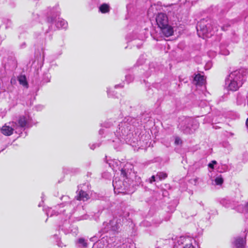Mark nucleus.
<instances>
[{
	"label": "nucleus",
	"mask_w": 248,
	"mask_h": 248,
	"mask_svg": "<svg viewBox=\"0 0 248 248\" xmlns=\"http://www.w3.org/2000/svg\"><path fill=\"white\" fill-rule=\"evenodd\" d=\"M32 126V119L29 115H22L19 117L18 123L12 121L6 123L0 128L1 133L5 136H9L12 135L14 131L20 135L26 128Z\"/></svg>",
	"instance_id": "f257e3e1"
},
{
	"label": "nucleus",
	"mask_w": 248,
	"mask_h": 248,
	"mask_svg": "<svg viewBox=\"0 0 248 248\" xmlns=\"http://www.w3.org/2000/svg\"><path fill=\"white\" fill-rule=\"evenodd\" d=\"M243 80L242 74L240 71L236 70L229 75L225 80L226 85L229 90L236 91L242 85Z\"/></svg>",
	"instance_id": "f03ea898"
},
{
	"label": "nucleus",
	"mask_w": 248,
	"mask_h": 248,
	"mask_svg": "<svg viewBox=\"0 0 248 248\" xmlns=\"http://www.w3.org/2000/svg\"><path fill=\"white\" fill-rule=\"evenodd\" d=\"M136 121L134 118L128 117L125 118L123 122L119 124V128L115 134L119 139H124L130 134V131L134 126L133 124Z\"/></svg>",
	"instance_id": "7ed1b4c3"
},
{
	"label": "nucleus",
	"mask_w": 248,
	"mask_h": 248,
	"mask_svg": "<svg viewBox=\"0 0 248 248\" xmlns=\"http://www.w3.org/2000/svg\"><path fill=\"white\" fill-rule=\"evenodd\" d=\"M196 29L199 36L203 38L212 36L218 30L217 27H213L210 21L207 22L204 19H202L198 23Z\"/></svg>",
	"instance_id": "20e7f679"
},
{
	"label": "nucleus",
	"mask_w": 248,
	"mask_h": 248,
	"mask_svg": "<svg viewBox=\"0 0 248 248\" xmlns=\"http://www.w3.org/2000/svg\"><path fill=\"white\" fill-rule=\"evenodd\" d=\"M122 225L121 218L115 217L108 221L104 222L100 231L103 233L109 232L113 234L117 233L120 232Z\"/></svg>",
	"instance_id": "39448f33"
},
{
	"label": "nucleus",
	"mask_w": 248,
	"mask_h": 248,
	"mask_svg": "<svg viewBox=\"0 0 248 248\" xmlns=\"http://www.w3.org/2000/svg\"><path fill=\"white\" fill-rule=\"evenodd\" d=\"M193 121L189 118H185V120L182 122L179 125L180 129L186 134H191L193 132L194 130L197 127L195 125L194 128H192L190 127V125H192L193 123Z\"/></svg>",
	"instance_id": "423d86ee"
},
{
	"label": "nucleus",
	"mask_w": 248,
	"mask_h": 248,
	"mask_svg": "<svg viewBox=\"0 0 248 248\" xmlns=\"http://www.w3.org/2000/svg\"><path fill=\"white\" fill-rule=\"evenodd\" d=\"M113 186L114 187V192L115 193H125L124 190L127 186H126L124 182L121 180L119 178H115L113 180Z\"/></svg>",
	"instance_id": "0eeeda50"
},
{
	"label": "nucleus",
	"mask_w": 248,
	"mask_h": 248,
	"mask_svg": "<svg viewBox=\"0 0 248 248\" xmlns=\"http://www.w3.org/2000/svg\"><path fill=\"white\" fill-rule=\"evenodd\" d=\"M86 186V184H83L82 185L78 186L77 191L78 192V193L75 197L77 200L85 202L89 199L90 197L89 194L84 191L85 188L84 187Z\"/></svg>",
	"instance_id": "6e6552de"
},
{
	"label": "nucleus",
	"mask_w": 248,
	"mask_h": 248,
	"mask_svg": "<svg viewBox=\"0 0 248 248\" xmlns=\"http://www.w3.org/2000/svg\"><path fill=\"white\" fill-rule=\"evenodd\" d=\"M156 22L158 26L161 28L168 24L167 16L164 13H159L156 17Z\"/></svg>",
	"instance_id": "1a4fd4ad"
},
{
	"label": "nucleus",
	"mask_w": 248,
	"mask_h": 248,
	"mask_svg": "<svg viewBox=\"0 0 248 248\" xmlns=\"http://www.w3.org/2000/svg\"><path fill=\"white\" fill-rule=\"evenodd\" d=\"M195 241L193 239L190 237H181L178 241V243L179 244L181 243L183 244V243H185V246L183 248H195L194 246L193 245V242H195Z\"/></svg>",
	"instance_id": "9d476101"
},
{
	"label": "nucleus",
	"mask_w": 248,
	"mask_h": 248,
	"mask_svg": "<svg viewBox=\"0 0 248 248\" xmlns=\"http://www.w3.org/2000/svg\"><path fill=\"white\" fill-rule=\"evenodd\" d=\"M160 29L162 33L166 37L170 36L173 33V28L169 24H167V26H165Z\"/></svg>",
	"instance_id": "9b49d317"
},
{
	"label": "nucleus",
	"mask_w": 248,
	"mask_h": 248,
	"mask_svg": "<svg viewBox=\"0 0 248 248\" xmlns=\"http://www.w3.org/2000/svg\"><path fill=\"white\" fill-rule=\"evenodd\" d=\"M61 207V205H58L54 207V209L49 208L46 211V214L47 216L52 217L54 215H57L59 213H63L65 210H61L60 212L58 211V209Z\"/></svg>",
	"instance_id": "f8f14e48"
},
{
	"label": "nucleus",
	"mask_w": 248,
	"mask_h": 248,
	"mask_svg": "<svg viewBox=\"0 0 248 248\" xmlns=\"http://www.w3.org/2000/svg\"><path fill=\"white\" fill-rule=\"evenodd\" d=\"M205 79L204 78V77L200 74L196 75L194 79L195 84L199 86H202L203 84H204L205 83Z\"/></svg>",
	"instance_id": "ddd939ff"
},
{
	"label": "nucleus",
	"mask_w": 248,
	"mask_h": 248,
	"mask_svg": "<svg viewBox=\"0 0 248 248\" xmlns=\"http://www.w3.org/2000/svg\"><path fill=\"white\" fill-rule=\"evenodd\" d=\"M245 243V239L242 237L236 238L234 242L236 248H244Z\"/></svg>",
	"instance_id": "4468645a"
},
{
	"label": "nucleus",
	"mask_w": 248,
	"mask_h": 248,
	"mask_svg": "<svg viewBox=\"0 0 248 248\" xmlns=\"http://www.w3.org/2000/svg\"><path fill=\"white\" fill-rule=\"evenodd\" d=\"M221 204L226 208H234V202L233 201L227 199H223L221 201Z\"/></svg>",
	"instance_id": "2eb2a0df"
},
{
	"label": "nucleus",
	"mask_w": 248,
	"mask_h": 248,
	"mask_svg": "<svg viewBox=\"0 0 248 248\" xmlns=\"http://www.w3.org/2000/svg\"><path fill=\"white\" fill-rule=\"evenodd\" d=\"M76 246L78 248H86L88 246L87 240L83 238H80L77 241Z\"/></svg>",
	"instance_id": "dca6fc26"
},
{
	"label": "nucleus",
	"mask_w": 248,
	"mask_h": 248,
	"mask_svg": "<svg viewBox=\"0 0 248 248\" xmlns=\"http://www.w3.org/2000/svg\"><path fill=\"white\" fill-rule=\"evenodd\" d=\"M56 26L59 29H66L68 26L66 21L62 18H58L56 23Z\"/></svg>",
	"instance_id": "f3484780"
},
{
	"label": "nucleus",
	"mask_w": 248,
	"mask_h": 248,
	"mask_svg": "<svg viewBox=\"0 0 248 248\" xmlns=\"http://www.w3.org/2000/svg\"><path fill=\"white\" fill-rule=\"evenodd\" d=\"M59 14L60 12L57 10V8L55 9L53 8L50 13L51 17L48 16L47 17V21L48 22H53L54 21V18H55L56 16H59Z\"/></svg>",
	"instance_id": "a211bd4d"
},
{
	"label": "nucleus",
	"mask_w": 248,
	"mask_h": 248,
	"mask_svg": "<svg viewBox=\"0 0 248 248\" xmlns=\"http://www.w3.org/2000/svg\"><path fill=\"white\" fill-rule=\"evenodd\" d=\"M236 210L241 213H248V202H247L245 205H239L236 207Z\"/></svg>",
	"instance_id": "6ab92c4d"
},
{
	"label": "nucleus",
	"mask_w": 248,
	"mask_h": 248,
	"mask_svg": "<svg viewBox=\"0 0 248 248\" xmlns=\"http://www.w3.org/2000/svg\"><path fill=\"white\" fill-rule=\"evenodd\" d=\"M109 9V5L106 3H104L99 7V11L104 14L108 12Z\"/></svg>",
	"instance_id": "aec40b11"
},
{
	"label": "nucleus",
	"mask_w": 248,
	"mask_h": 248,
	"mask_svg": "<svg viewBox=\"0 0 248 248\" xmlns=\"http://www.w3.org/2000/svg\"><path fill=\"white\" fill-rule=\"evenodd\" d=\"M19 83L24 86H26L28 84L26 78L25 76H21L18 78Z\"/></svg>",
	"instance_id": "412c9836"
},
{
	"label": "nucleus",
	"mask_w": 248,
	"mask_h": 248,
	"mask_svg": "<svg viewBox=\"0 0 248 248\" xmlns=\"http://www.w3.org/2000/svg\"><path fill=\"white\" fill-rule=\"evenodd\" d=\"M167 177V174L164 172H158L156 175V179H158L159 180H161L165 179Z\"/></svg>",
	"instance_id": "4be33fe9"
},
{
	"label": "nucleus",
	"mask_w": 248,
	"mask_h": 248,
	"mask_svg": "<svg viewBox=\"0 0 248 248\" xmlns=\"http://www.w3.org/2000/svg\"><path fill=\"white\" fill-rule=\"evenodd\" d=\"M215 182L216 185H221L223 183V179L221 176H218L215 178Z\"/></svg>",
	"instance_id": "5701e85b"
},
{
	"label": "nucleus",
	"mask_w": 248,
	"mask_h": 248,
	"mask_svg": "<svg viewBox=\"0 0 248 248\" xmlns=\"http://www.w3.org/2000/svg\"><path fill=\"white\" fill-rule=\"evenodd\" d=\"M113 124L112 120H108L103 124V126L108 128L110 127Z\"/></svg>",
	"instance_id": "b1692460"
},
{
	"label": "nucleus",
	"mask_w": 248,
	"mask_h": 248,
	"mask_svg": "<svg viewBox=\"0 0 248 248\" xmlns=\"http://www.w3.org/2000/svg\"><path fill=\"white\" fill-rule=\"evenodd\" d=\"M125 80L128 83L133 81L134 77L132 75H127L125 76Z\"/></svg>",
	"instance_id": "393cba45"
},
{
	"label": "nucleus",
	"mask_w": 248,
	"mask_h": 248,
	"mask_svg": "<svg viewBox=\"0 0 248 248\" xmlns=\"http://www.w3.org/2000/svg\"><path fill=\"white\" fill-rule=\"evenodd\" d=\"M107 93H108V95L109 97L115 96V95L113 94V92L112 91H111V89H108Z\"/></svg>",
	"instance_id": "a878e982"
},
{
	"label": "nucleus",
	"mask_w": 248,
	"mask_h": 248,
	"mask_svg": "<svg viewBox=\"0 0 248 248\" xmlns=\"http://www.w3.org/2000/svg\"><path fill=\"white\" fill-rule=\"evenodd\" d=\"M174 143L176 145H178L182 143V140L179 137L175 138Z\"/></svg>",
	"instance_id": "bb28decb"
},
{
	"label": "nucleus",
	"mask_w": 248,
	"mask_h": 248,
	"mask_svg": "<svg viewBox=\"0 0 248 248\" xmlns=\"http://www.w3.org/2000/svg\"><path fill=\"white\" fill-rule=\"evenodd\" d=\"M100 146L99 143H95V144H93L92 145H90V148L92 150H94L96 147H99Z\"/></svg>",
	"instance_id": "cd10ccee"
},
{
	"label": "nucleus",
	"mask_w": 248,
	"mask_h": 248,
	"mask_svg": "<svg viewBox=\"0 0 248 248\" xmlns=\"http://www.w3.org/2000/svg\"><path fill=\"white\" fill-rule=\"evenodd\" d=\"M121 174L123 175L124 177L126 176V172L125 171V169L123 168L121 169Z\"/></svg>",
	"instance_id": "c85d7f7f"
},
{
	"label": "nucleus",
	"mask_w": 248,
	"mask_h": 248,
	"mask_svg": "<svg viewBox=\"0 0 248 248\" xmlns=\"http://www.w3.org/2000/svg\"><path fill=\"white\" fill-rule=\"evenodd\" d=\"M88 216L87 215H84L81 217H80V218L79 220H82V219H88Z\"/></svg>",
	"instance_id": "c756f323"
},
{
	"label": "nucleus",
	"mask_w": 248,
	"mask_h": 248,
	"mask_svg": "<svg viewBox=\"0 0 248 248\" xmlns=\"http://www.w3.org/2000/svg\"><path fill=\"white\" fill-rule=\"evenodd\" d=\"M155 181V176L154 175H153L151 178L150 182L152 183L153 182H154Z\"/></svg>",
	"instance_id": "7c9ffc66"
},
{
	"label": "nucleus",
	"mask_w": 248,
	"mask_h": 248,
	"mask_svg": "<svg viewBox=\"0 0 248 248\" xmlns=\"http://www.w3.org/2000/svg\"><path fill=\"white\" fill-rule=\"evenodd\" d=\"M208 167L212 169H214V165L211 162L209 164H208Z\"/></svg>",
	"instance_id": "2f4dec72"
},
{
	"label": "nucleus",
	"mask_w": 248,
	"mask_h": 248,
	"mask_svg": "<svg viewBox=\"0 0 248 248\" xmlns=\"http://www.w3.org/2000/svg\"><path fill=\"white\" fill-rule=\"evenodd\" d=\"M118 87H120L121 88H123L124 87V85L122 84L116 85L115 86V88H117Z\"/></svg>",
	"instance_id": "473e14b6"
},
{
	"label": "nucleus",
	"mask_w": 248,
	"mask_h": 248,
	"mask_svg": "<svg viewBox=\"0 0 248 248\" xmlns=\"http://www.w3.org/2000/svg\"><path fill=\"white\" fill-rule=\"evenodd\" d=\"M211 163L214 165L215 164H217V162L215 160H213L211 161Z\"/></svg>",
	"instance_id": "72a5a7b5"
},
{
	"label": "nucleus",
	"mask_w": 248,
	"mask_h": 248,
	"mask_svg": "<svg viewBox=\"0 0 248 248\" xmlns=\"http://www.w3.org/2000/svg\"><path fill=\"white\" fill-rule=\"evenodd\" d=\"M99 134L101 135L103 133V130L100 129L99 131Z\"/></svg>",
	"instance_id": "f704fd0d"
},
{
	"label": "nucleus",
	"mask_w": 248,
	"mask_h": 248,
	"mask_svg": "<svg viewBox=\"0 0 248 248\" xmlns=\"http://www.w3.org/2000/svg\"><path fill=\"white\" fill-rule=\"evenodd\" d=\"M246 125L248 127V118L247 119L246 121Z\"/></svg>",
	"instance_id": "c9c22d12"
},
{
	"label": "nucleus",
	"mask_w": 248,
	"mask_h": 248,
	"mask_svg": "<svg viewBox=\"0 0 248 248\" xmlns=\"http://www.w3.org/2000/svg\"><path fill=\"white\" fill-rule=\"evenodd\" d=\"M57 245H58L59 247H62V246L61 244H60V243H57Z\"/></svg>",
	"instance_id": "e433bc0d"
},
{
	"label": "nucleus",
	"mask_w": 248,
	"mask_h": 248,
	"mask_svg": "<svg viewBox=\"0 0 248 248\" xmlns=\"http://www.w3.org/2000/svg\"><path fill=\"white\" fill-rule=\"evenodd\" d=\"M221 28V29L222 30L225 31V27H224V26H222Z\"/></svg>",
	"instance_id": "4c0bfd02"
},
{
	"label": "nucleus",
	"mask_w": 248,
	"mask_h": 248,
	"mask_svg": "<svg viewBox=\"0 0 248 248\" xmlns=\"http://www.w3.org/2000/svg\"><path fill=\"white\" fill-rule=\"evenodd\" d=\"M54 237L55 238H57H57H58V237L57 235H54Z\"/></svg>",
	"instance_id": "58836bf2"
}]
</instances>
